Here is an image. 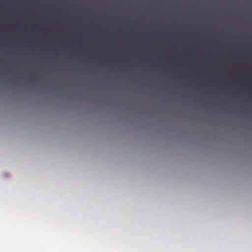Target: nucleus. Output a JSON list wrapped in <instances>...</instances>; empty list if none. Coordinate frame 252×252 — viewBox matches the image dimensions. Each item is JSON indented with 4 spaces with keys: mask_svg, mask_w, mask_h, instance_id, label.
<instances>
[{
    "mask_svg": "<svg viewBox=\"0 0 252 252\" xmlns=\"http://www.w3.org/2000/svg\"><path fill=\"white\" fill-rule=\"evenodd\" d=\"M107 77L110 73V6L107 9Z\"/></svg>",
    "mask_w": 252,
    "mask_h": 252,
    "instance_id": "f257e3e1",
    "label": "nucleus"
},
{
    "mask_svg": "<svg viewBox=\"0 0 252 252\" xmlns=\"http://www.w3.org/2000/svg\"><path fill=\"white\" fill-rule=\"evenodd\" d=\"M107 6H110V0H107Z\"/></svg>",
    "mask_w": 252,
    "mask_h": 252,
    "instance_id": "f03ea898",
    "label": "nucleus"
},
{
    "mask_svg": "<svg viewBox=\"0 0 252 252\" xmlns=\"http://www.w3.org/2000/svg\"><path fill=\"white\" fill-rule=\"evenodd\" d=\"M111 58H112V55H111Z\"/></svg>",
    "mask_w": 252,
    "mask_h": 252,
    "instance_id": "7ed1b4c3",
    "label": "nucleus"
},
{
    "mask_svg": "<svg viewBox=\"0 0 252 252\" xmlns=\"http://www.w3.org/2000/svg\"><path fill=\"white\" fill-rule=\"evenodd\" d=\"M111 58H112V55H111Z\"/></svg>",
    "mask_w": 252,
    "mask_h": 252,
    "instance_id": "20e7f679",
    "label": "nucleus"
},
{
    "mask_svg": "<svg viewBox=\"0 0 252 252\" xmlns=\"http://www.w3.org/2000/svg\"><path fill=\"white\" fill-rule=\"evenodd\" d=\"M111 19L112 18V16L111 17Z\"/></svg>",
    "mask_w": 252,
    "mask_h": 252,
    "instance_id": "39448f33",
    "label": "nucleus"
},
{
    "mask_svg": "<svg viewBox=\"0 0 252 252\" xmlns=\"http://www.w3.org/2000/svg\"><path fill=\"white\" fill-rule=\"evenodd\" d=\"M111 34H112V32H111Z\"/></svg>",
    "mask_w": 252,
    "mask_h": 252,
    "instance_id": "423d86ee",
    "label": "nucleus"
},
{
    "mask_svg": "<svg viewBox=\"0 0 252 252\" xmlns=\"http://www.w3.org/2000/svg\"><path fill=\"white\" fill-rule=\"evenodd\" d=\"M111 61H112V59H111Z\"/></svg>",
    "mask_w": 252,
    "mask_h": 252,
    "instance_id": "0eeeda50",
    "label": "nucleus"
}]
</instances>
